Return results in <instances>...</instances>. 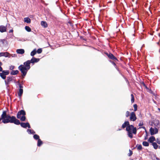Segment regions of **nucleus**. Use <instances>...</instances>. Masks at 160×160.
Masks as SVG:
<instances>
[{"label":"nucleus","mask_w":160,"mask_h":160,"mask_svg":"<svg viewBox=\"0 0 160 160\" xmlns=\"http://www.w3.org/2000/svg\"><path fill=\"white\" fill-rule=\"evenodd\" d=\"M2 122L4 123L8 122L13 123L16 125L20 124V122L14 116H11L9 115H7L5 119L2 120Z\"/></svg>","instance_id":"nucleus-1"},{"label":"nucleus","mask_w":160,"mask_h":160,"mask_svg":"<svg viewBox=\"0 0 160 160\" xmlns=\"http://www.w3.org/2000/svg\"><path fill=\"white\" fill-rule=\"evenodd\" d=\"M127 131V135L130 138H133V134H136L137 132V129L133 125H130L126 127V129Z\"/></svg>","instance_id":"nucleus-2"},{"label":"nucleus","mask_w":160,"mask_h":160,"mask_svg":"<svg viewBox=\"0 0 160 160\" xmlns=\"http://www.w3.org/2000/svg\"><path fill=\"white\" fill-rule=\"evenodd\" d=\"M9 73V72L8 70H3L2 69V71H0V76L3 79H5L6 78V75H8Z\"/></svg>","instance_id":"nucleus-3"},{"label":"nucleus","mask_w":160,"mask_h":160,"mask_svg":"<svg viewBox=\"0 0 160 160\" xmlns=\"http://www.w3.org/2000/svg\"><path fill=\"white\" fill-rule=\"evenodd\" d=\"M28 70L29 69L25 68L24 67H22V65H21V72L22 74L21 75L22 78H24L26 76Z\"/></svg>","instance_id":"nucleus-4"},{"label":"nucleus","mask_w":160,"mask_h":160,"mask_svg":"<svg viewBox=\"0 0 160 160\" xmlns=\"http://www.w3.org/2000/svg\"><path fill=\"white\" fill-rule=\"evenodd\" d=\"M30 61L28 60L25 62L23 63V65H22V66L23 67H24L25 68L29 70L31 68L30 66Z\"/></svg>","instance_id":"nucleus-5"},{"label":"nucleus","mask_w":160,"mask_h":160,"mask_svg":"<svg viewBox=\"0 0 160 160\" xmlns=\"http://www.w3.org/2000/svg\"><path fill=\"white\" fill-rule=\"evenodd\" d=\"M150 132L151 135H153L157 134L158 132V129L157 128H154L151 127L150 129Z\"/></svg>","instance_id":"nucleus-6"},{"label":"nucleus","mask_w":160,"mask_h":160,"mask_svg":"<svg viewBox=\"0 0 160 160\" xmlns=\"http://www.w3.org/2000/svg\"><path fill=\"white\" fill-rule=\"evenodd\" d=\"M105 53L108 57L109 58L113 60H118L117 58L115 57L112 53H108L106 52H105Z\"/></svg>","instance_id":"nucleus-7"},{"label":"nucleus","mask_w":160,"mask_h":160,"mask_svg":"<svg viewBox=\"0 0 160 160\" xmlns=\"http://www.w3.org/2000/svg\"><path fill=\"white\" fill-rule=\"evenodd\" d=\"M137 117L136 116L135 113L134 112H132L131 113L130 119L131 121H135L137 119Z\"/></svg>","instance_id":"nucleus-8"},{"label":"nucleus","mask_w":160,"mask_h":160,"mask_svg":"<svg viewBox=\"0 0 160 160\" xmlns=\"http://www.w3.org/2000/svg\"><path fill=\"white\" fill-rule=\"evenodd\" d=\"M152 123L156 127V128H159L160 127V121L158 119H155L152 122Z\"/></svg>","instance_id":"nucleus-9"},{"label":"nucleus","mask_w":160,"mask_h":160,"mask_svg":"<svg viewBox=\"0 0 160 160\" xmlns=\"http://www.w3.org/2000/svg\"><path fill=\"white\" fill-rule=\"evenodd\" d=\"M21 126L24 128H26L27 127L29 128H31L30 124L28 122L25 123L21 122Z\"/></svg>","instance_id":"nucleus-10"},{"label":"nucleus","mask_w":160,"mask_h":160,"mask_svg":"<svg viewBox=\"0 0 160 160\" xmlns=\"http://www.w3.org/2000/svg\"><path fill=\"white\" fill-rule=\"evenodd\" d=\"M29 60L30 61L31 63H32V65H33L35 63L38 62L40 60V59L38 58H36L34 57H32L30 60Z\"/></svg>","instance_id":"nucleus-11"},{"label":"nucleus","mask_w":160,"mask_h":160,"mask_svg":"<svg viewBox=\"0 0 160 160\" xmlns=\"http://www.w3.org/2000/svg\"><path fill=\"white\" fill-rule=\"evenodd\" d=\"M7 116V112L6 111H3L1 115V118H0V122L1 120H3Z\"/></svg>","instance_id":"nucleus-12"},{"label":"nucleus","mask_w":160,"mask_h":160,"mask_svg":"<svg viewBox=\"0 0 160 160\" xmlns=\"http://www.w3.org/2000/svg\"><path fill=\"white\" fill-rule=\"evenodd\" d=\"M10 54L8 52H0V57L3 56L5 57H10Z\"/></svg>","instance_id":"nucleus-13"},{"label":"nucleus","mask_w":160,"mask_h":160,"mask_svg":"<svg viewBox=\"0 0 160 160\" xmlns=\"http://www.w3.org/2000/svg\"><path fill=\"white\" fill-rule=\"evenodd\" d=\"M12 77H13L12 76H9L7 77V80H5V81L6 85H8L9 84L10 82L12 81Z\"/></svg>","instance_id":"nucleus-14"},{"label":"nucleus","mask_w":160,"mask_h":160,"mask_svg":"<svg viewBox=\"0 0 160 160\" xmlns=\"http://www.w3.org/2000/svg\"><path fill=\"white\" fill-rule=\"evenodd\" d=\"M129 122L128 121H125L122 125V128H125L127 127L128 126L130 125Z\"/></svg>","instance_id":"nucleus-15"},{"label":"nucleus","mask_w":160,"mask_h":160,"mask_svg":"<svg viewBox=\"0 0 160 160\" xmlns=\"http://www.w3.org/2000/svg\"><path fill=\"white\" fill-rule=\"evenodd\" d=\"M7 28L6 27L1 25L0 26V32H3L6 31Z\"/></svg>","instance_id":"nucleus-16"},{"label":"nucleus","mask_w":160,"mask_h":160,"mask_svg":"<svg viewBox=\"0 0 160 160\" xmlns=\"http://www.w3.org/2000/svg\"><path fill=\"white\" fill-rule=\"evenodd\" d=\"M19 80L18 81L17 84V86L19 87V88L18 89V91L17 92V95L18 96V97L19 98H20V83L19 82Z\"/></svg>","instance_id":"nucleus-17"},{"label":"nucleus","mask_w":160,"mask_h":160,"mask_svg":"<svg viewBox=\"0 0 160 160\" xmlns=\"http://www.w3.org/2000/svg\"><path fill=\"white\" fill-rule=\"evenodd\" d=\"M155 140V137L152 136L150 137L148 140V141L150 143H152Z\"/></svg>","instance_id":"nucleus-18"},{"label":"nucleus","mask_w":160,"mask_h":160,"mask_svg":"<svg viewBox=\"0 0 160 160\" xmlns=\"http://www.w3.org/2000/svg\"><path fill=\"white\" fill-rule=\"evenodd\" d=\"M41 25L44 28H47L48 27V24L47 22L44 21H42L41 23Z\"/></svg>","instance_id":"nucleus-19"},{"label":"nucleus","mask_w":160,"mask_h":160,"mask_svg":"<svg viewBox=\"0 0 160 160\" xmlns=\"http://www.w3.org/2000/svg\"><path fill=\"white\" fill-rule=\"evenodd\" d=\"M24 21L25 22L28 23H30L31 22V19L28 17L24 18Z\"/></svg>","instance_id":"nucleus-20"},{"label":"nucleus","mask_w":160,"mask_h":160,"mask_svg":"<svg viewBox=\"0 0 160 160\" xmlns=\"http://www.w3.org/2000/svg\"><path fill=\"white\" fill-rule=\"evenodd\" d=\"M37 53V51L36 49H34L30 53V55L31 56L33 57V56L35 55Z\"/></svg>","instance_id":"nucleus-21"},{"label":"nucleus","mask_w":160,"mask_h":160,"mask_svg":"<svg viewBox=\"0 0 160 160\" xmlns=\"http://www.w3.org/2000/svg\"><path fill=\"white\" fill-rule=\"evenodd\" d=\"M109 61L110 62H111L112 63V64L116 68L118 71L119 72V73L121 74L120 72V70H119V69L117 68V66H116L115 63L114 62L112 61L111 60H110Z\"/></svg>","instance_id":"nucleus-22"},{"label":"nucleus","mask_w":160,"mask_h":160,"mask_svg":"<svg viewBox=\"0 0 160 160\" xmlns=\"http://www.w3.org/2000/svg\"><path fill=\"white\" fill-rule=\"evenodd\" d=\"M152 145L153 146L154 149H156L158 148V146L156 142H152Z\"/></svg>","instance_id":"nucleus-23"},{"label":"nucleus","mask_w":160,"mask_h":160,"mask_svg":"<svg viewBox=\"0 0 160 160\" xmlns=\"http://www.w3.org/2000/svg\"><path fill=\"white\" fill-rule=\"evenodd\" d=\"M19 72L18 70H12L11 72V75H15L17 74Z\"/></svg>","instance_id":"nucleus-24"},{"label":"nucleus","mask_w":160,"mask_h":160,"mask_svg":"<svg viewBox=\"0 0 160 160\" xmlns=\"http://www.w3.org/2000/svg\"><path fill=\"white\" fill-rule=\"evenodd\" d=\"M42 144V141L40 139H38V141L37 146L38 147H40Z\"/></svg>","instance_id":"nucleus-25"},{"label":"nucleus","mask_w":160,"mask_h":160,"mask_svg":"<svg viewBox=\"0 0 160 160\" xmlns=\"http://www.w3.org/2000/svg\"><path fill=\"white\" fill-rule=\"evenodd\" d=\"M142 144L143 146L146 147L148 146L149 145V143L146 141H143Z\"/></svg>","instance_id":"nucleus-26"},{"label":"nucleus","mask_w":160,"mask_h":160,"mask_svg":"<svg viewBox=\"0 0 160 160\" xmlns=\"http://www.w3.org/2000/svg\"><path fill=\"white\" fill-rule=\"evenodd\" d=\"M25 28L26 30L28 32H30L31 31V28L28 26H26Z\"/></svg>","instance_id":"nucleus-27"},{"label":"nucleus","mask_w":160,"mask_h":160,"mask_svg":"<svg viewBox=\"0 0 160 160\" xmlns=\"http://www.w3.org/2000/svg\"><path fill=\"white\" fill-rule=\"evenodd\" d=\"M33 138L35 140H38L40 139L39 138V136L37 134H34L33 136Z\"/></svg>","instance_id":"nucleus-28"},{"label":"nucleus","mask_w":160,"mask_h":160,"mask_svg":"<svg viewBox=\"0 0 160 160\" xmlns=\"http://www.w3.org/2000/svg\"><path fill=\"white\" fill-rule=\"evenodd\" d=\"M136 147H137V149L138 150H141L142 149V147L141 145V144H137L136 145Z\"/></svg>","instance_id":"nucleus-29"},{"label":"nucleus","mask_w":160,"mask_h":160,"mask_svg":"<svg viewBox=\"0 0 160 160\" xmlns=\"http://www.w3.org/2000/svg\"><path fill=\"white\" fill-rule=\"evenodd\" d=\"M26 119V118L25 115H22V116L21 117V121H25Z\"/></svg>","instance_id":"nucleus-30"},{"label":"nucleus","mask_w":160,"mask_h":160,"mask_svg":"<svg viewBox=\"0 0 160 160\" xmlns=\"http://www.w3.org/2000/svg\"><path fill=\"white\" fill-rule=\"evenodd\" d=\"M22 82H21V96H22V94L23 93V90L22 88H23V87L22 85Z\"/></svg>","instance_id":"nucleus-31"},{"label":"nucleus","mask_w":160,"mask_h":160,"mask_svg":"<svg viewBox=\"0 0 160 160\" xmlns=\"http://www.w3.org/2000/svg\"><path fill=\"white\" fill-rule=\"evenodd\" d=\"M26 114V113L25 111L23 110H21V115H25Z\"/></svg>","instance_id":"nucleus-32"},{"label":"nucleus","mask_w":160,"mask_h":160,"mask_svg":"<svg viewBox=\"0 0 160 160\" xmlns=\"http://www.w3.org/2000/svg\"><path fill=\"white\" fill-rule=\"evenodd\" d=\"M42 52V48H38L37 51V52L38 54L41 53Z\"/></svg>","instance_id":"nucleus-33"},{"label":"nucleus","mask_w":160,"mask_h":160,"mask_svg":"<svg viewBox=\"0 0 160 160\" xmlns=\"http://www.w3.org/2000/svg\"><path fill=\"white\" fill-rule=\"evenodd\" d=\"M133 107L134 108V111H136L137 110V107L138 106L136 104H135L133 105Z\"/></svg>","instance_id":"nucleus-34"},{"label":"nucleus","mask_w":160,"mask_h":160,"mask_svg":"<svg viewBox=\"0 0 160 160\" xmlns=\"http://www.w3.org/2000/svg\"><path fill=\"white\" fill-rule=\"evenodd\" d=\"M129 153L128 154V156L130 157L132 155L133 152L130 149L129 150Z\"/></svg>","instance_id":"nucleus-35"},{"label":"nucleus","mask_w":160,"mask_h":160,"mask_svg":"<svg viewBox=\"0 0 160 160\" xmlns=\"http://www.w3.org/2000/svg\"><path fill=\"white\" fill-rule=\"evenodd\" d=\"M130 112L129 111H127L126 113V116L127 118H128L129 116Z\"/></svg>","instance_id":"nucleus-36"},{"label":"nucleus","mask_w":160,"mask_h":160,"mask_svg":"<svg viewBox=\"0 0 160 160\" xmlns=\"http://www.w3.org/2000/svg\"><path fill=\"white\" fill-rule=\"evenodd\" d=\"M27 132L29 134H32V131L31 130L28 129L27 130Z\"/></svg>","instance_id":"nucleus-37"},{"label":"nucleus","mask_w":160,"mask_h":160,"mask_svg":"<svg viewBox=\"0 0 160 160\" xmlns=\"http://www.w3.org/2000/svg\"><path fill=\"white\" fill-rule=\"evenodd\" d=\"M17 118L18 119L20 118V111L18 112L17 115Z\"/></svg>","instance_id":"nucleus-38"},{"label":"nucleus","mask_w":160,"mask_h":160,"mask_svg":"<svg viewBox=\"0 0 160 160\" xmlns=\"http://www.w3.org/2000/svg\"><path fill=\"white\" fill-rule=\"evenodd\" d=\"M6 42V40L5 39H0V42H2L3 44H4L5 42Z\"/></svg>","instance_id":"nucleus-39"},{"label":"nucleus","mask_w":160,"mask_h":160,"mask_svg":"<svg viewBox=\"0 0 160 160\" xmlns=\"http://www.w3.org/2000/svg\"><path fill=\"white\" fill-rule=\"evenodd\" d=\"M156 141L158 143L160 144V139L158 138H157Z\"/></svg>","instance_id":"nucleus-40"},{"label":"nucleus","mask_w":160,"mask_h":160,"mask_svg":"<svg viewBox=\"0 0 160 160\" xmlns=\"http://www.w3.org/2000/svg\"><path fill=\"white\" fill-rule=\"evenodd\" d=\"M24 50L22 49H21V54H23L24 53Z\"/></svg>","instance_id":"nucleus-41"},{"label":"nucleus","mask_w":160,"mask_h":160,"mask_svg":"<svg viewBox=\"0 0 160 160\" xmlns=\"http://www.w3.org/2000/svg\"><path fill=\"white\" fill-rule=\"evenodd\" d=\"M139 128H143L144 129H145V132L146 133V135H147V131H146V128L144 127H143V126H142V127H139Z\"/></svg>","instance_id":"nucleus-42"},{"label":"nucleus","mask_w":160,"mask_h":160,"mask_svg":"<svg viewBox=\"0 0 160 160\" xmlns=\"http://www.w3.org/2000/svg\"><path fill=\"white\" fill-rule=\"evenodd\" d=\"M14 66H11L10 67V69L12 70L13 69H14Z\"/></svg>","instance_id":"nucleus-43"},{"label":"nucleus","mask_w":160,"mask_h":160,"mask_svg":"<svg viewBox=\"0 0 160 160\" xmlns=\"http://www.w3.org/2000/svg\"><path fill=\"white\" fill-rule=\"evenodd\" d=\"M134 98H131V101L132 103L134 102Z\"/></svg>","instance_id":"nucleus-44"},{"label":"nucleus","mask_w":160,"mask_h":160,"mask_svg":"<svg viewBox=\"0 0 160 160\" xmlns=\"http://www.w3.org/2000/svg\"><path fill=\"white\" fill-rule=\"evenodd\" d=\"M17 52L18 54H20V49H17Z\"/></svg>","instance_id":"nucleus-45"},{"label":"nucleus","mask_w":160,"mask_h":160,"mask_svg":"<svg viewBox=\"0 0 160 160\" xmlns=\"http://www.w3.org/2000/svg\"><path fill=\"white\" fill-rule=\"evenodd\" d=\"M143 125V122H140L139 124H138V126H142Z\"/></svg>","instance_id":"nucleus-46"},{"label":"nucleus","mask_w":160,"mask_h":160,"mask_svg":"<svg viewBox=\"0 0 160 160\" xmlns=\"http://www.w3.org/2000/svg\"><path fill=\"white\" fill-rule=\"evenodd\" d=\"M13 32V30L12 29H10L9 30V33H11V32Z\"/></svg>","instance_id":"nucleus-47"},{"label":"nucleus","mask_w":160,"mask_h":160,"mask_svg":"<svg viewBox=\"0 0 160 160\" xmlns=\"http://www.w3.org/2000/svg\"><path fill=\"white\" fill-rule=\"evenodd\" d=\"M35 132H34L33 131H32V134H35Z\"/></svg>","instance_id":"nucleus-48"},{"label":"nucleus","mask_w":160,"mask_h":160,"mask_svg":"<svg viewBox=\"0 0 160 160\" xmlns=\"http://www.w3.org/2000/svg\"><path fill=\"white\" fill-rule=\"evenodd\" d=\"M131 98H134V96L132 94H131Z\"/></svg>","instance_id":"nucleus-49"},{"label":"nucleus","mask_w":160,"mask_h":160,"mask_svg":"<svg viewBox=\"0 0 160 160\" xmlns=\"http://www.w3.org/2000/svg\"><path fill=\"white\" fill-rule=\"evenodd\" d=\"M156 159L157 160H159V159L158 158H156Z\"/></svg>","instance_id":"nucleus-50"},{"label":"nucleus","mask_w":160,"mask_h":160,"mask_svg":"<svg viewBox=\"0 0 160 160\" xmlns=\"http://www.w3.org/2000/svg\"><path fill=\"white\" fill-rule=\"evenodd\" d=\"M18 68L19 70H20V66L18 67Z\"/></svg>","instance_id":"nucleus-51"},{"label":"nucleus","mask_w":160,"mask_h":160,"mask_svg":"<svg viewBox=\"0 0 160 160\" xmlns=\"http://www.w3.org/2000/svg\"><path fill=\"white\" fill-rule=\"evenodd\" d=\"M158 109L160 112V108H158Z\"/></svg>","instance_id":"nucleus-52"},{"label":"nucleus","mask_w":160,"mask_h":160,"mask_svg":"<svg viewBox=\"0 0 160 160\" xmlns=\"http://www.w3.org/2000/svg\"><path fill=\"white\" fill-rule=\"evenodd\" d=\"M16 56V55L14 54L13 57H15Z\"/></svg>","instance_id":"nucleus-53"},{"label":"nucleus","mask_w":160,"mask_h":160,"mask_svg":"<svg viewBox=\"0 0 160 160\" xmlns=\"http://www.w3.org/2000/svg\"><path fill=\"white\" fill-rule=\"evenodd\" d=\"M154 103H155L156 102L154 101Z\"/></svg>","instance_id":"nucleus-54"},{"label":"nucleus","mask_w":160,"mask_h":160,"mask_svg":"<svg viewBox=\"0 0 160 160\" xmlns=\"http://www.w3.org/2000/svg\"><path fill=\"white\" fill-rule=\"evenodd\" d=\"M147 139V138L146 137H145V139Z\"/></svg>","instance_id":"nucleus-55"},{"label":"nucleus","mask_w":160,"mask_h":160,"mask_svg":"<svg viewBox=\"0 0 160 160\" xmlns=\"http://www.w3.org/2000/svg\"><path fill=\"white\" fill-rule=\"evenodd\" d=\"M121 129H119V130H121Z\"/></svg>","instance_id":"nucleus-56"},{"label":"nucleus","mask_w":160,"mask_h":160,"mask_svg":"<svg viewBox=\"0 0 160 160\" xmlns=\"http://www.w3.org/2000/svg\"><path fill=\"white\" fill-rule=\"evenodd\" d=\"M157 44H159V42H157Z\"/></svg>","instance_id":"nucleus-57"},{"label":"nucleus","mask_w":160,"mask_h":160,"mask_svg":"<svg viewBox=\"0 0 160 160\" xmlns=\"http://www.w3.org/2000/svg\"><path fill=\"white\" fill-rule=\"evenodd\" d=\"M159 148H160V146H159Z\"/></svg>","instance_id":"nucleus-58"},{"label":"nucleus","mask_w":160,"mask_h":160,"mask_svg":"<svg viewBox=\"0 0 160 160\" xmlns=\"http://www.w3.org/2000/svg\"><path fill=\"white\" fill-rule=\"evenodd\" d=\"M144 45H143L142 46V47L144 46Z\"/></svg>","instance_id":"nucleus-59"}]
</instances>
